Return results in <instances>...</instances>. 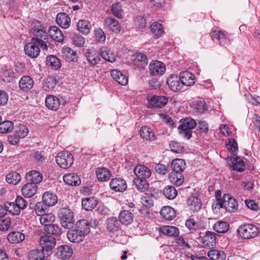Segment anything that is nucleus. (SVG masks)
I'll use <instances>...</instances> for the list:
<instances>
[{"label":"nucleus","mask_w":260,"mask_h":260,"mask_svg":"<svg viewBox=\"0 0 260 260\" xmlns=\"http://www.w3.org/2000/svg\"><path fill=\"white\" fill-rule=\"evenodd\" d=\"M213 39L217 40L220 45H224L229 42L225 32L221 30H215L212 34Z\"/></svg>","instance_id":"obj_30"},{"label":"nucleus","mask_w":260,"mask_h":260,"mask_svg":"<svg viewBox=\"0 0 260 260\" xmlns=\"http://www.w3.org/2000/svg\"><path fill=\"white\" fill-rule=\"evenodd\" d=\"M72 248L68 245H61L57 248L56 255L57 257L62 260L69 259L73 255Z\"/></svg>","instance_id":"obj_14"},{"label":"nucleus","mask_w":260,"mask_h":260,"mask_svg":"<svg viewBox=\"0 0 260 260\" xmlns=\"http://www.w3.org/2000/svg\"><path fill=\"white\" fill-rule=\"evenodd\" d=\"M56 83V78L54 76H49L44 80L42 88L46 91H50L54 89Z\"/></svg>","instance_id":"obj_44"},{"label":"nucleus","mask_w":260,"mask_h":260,"mask_svg":"<svg viewBox=\"0 0 260 260\" xmlns=\"http://www.w3.org/2000/svg\"><path fill=\"white\" fill-rule=\"evenodd\" d=\"M67 237L71 242L78 243L83 240L85 236L75 228V230H70L68 232Z\"/></svg>","instance_id":"obj_21"},{"label":"nucleus","mask_w":260,"mask_h":260,"mask_svg":"<svg viewBox=\"0 0 260 260\" xmlns=\"http://www.w3.org/2000/svg\"><path fill=\"white\" fill-rule=\"evenodd\" d=\"M232 161L231 164H229V166L232 167L234 170L237 171L238 172H243L244 170V161L239 157L234 156L231 158Z\"/></svg>","instance_id":"obj_31"},{"label":"nucleus","mask_w":260,"mask_h":260,"mask_svg":"<svg viewBox=\"0 0 260 260\" xmlns=\"http://www.w3.org/2000/svg\"><path fill=\"white\" fill-rule=\"evenodd\" d=\"M167 83L170 89L175 92L181 90L182 87L180 78L176 75H170L167 80Z\"/></svg>","instance_id":"obj_12"},{"label":"nucleus","mask_w":260,"mask_h":260,"mask_svg":"<svg viewBox=\"0 0 260 260\" xmlns=\"http://www.w3.org/2000/svg\"><path fill=\"white\" fill-rule=\"evenodd\" d=\"M164 195L169 200H173L177 195V192L175 188L172 186H166L163 190Z\"/></svg>","instance_id":"obj_55"},{"label":"nucleus","mask_w":260,"mask_h":260,"mask_svg":"<svg viewBox=\"0 0 260 260\" xmlns=\"http://www.w3.org/2000/svg\"><path fill=\"white\" fill-rule=\"evenodd\" d=\"M160 231L163 234L170 237H176L179 234V231L177 228L170 225L160 228Z\"/></svg>","instance_id":"obj_37"},{"label":"nucleus","mask_w":260,"mask_h":260,"mask_svg":"<svg viewBox=\"0 0 260 260\" xmlns=\"http://www.w3.org/2000/svg\"><path fill=\"white\" fill-rule=\"evenodd\" d=\"M202 243L205 248H213L216 243V234L211 231L206 232L205 235L203 237Z\"/></svg>","instance_id":"obj_8"},{"label":"nucleus","mask_w":260,"mask_h":260,"mask_svg":"<svg viewBox=\"0 0 260 260\" xmlns=\"http://www.w3.org/2000/svg\"><path fill=\"white\" fill-rule=\"evenodd\" d=\"M7 239L12 244H17L24 240L25 235L19 232H12L8 235Z\"/></svg>","instance_id":"obj_28"},{"label":"nucleus","mask_w":260,"mask_h":260,"mask_svg":"<svg viewBox=\"0 0 260 260\" xmlns=\"http://www.w3.org/2000/svg\"><path fill=\"white\" fill-rule=\"evenodd\" d=\"M134 183L137 188L141 192H144L148 189V184L145 179L135 178L134 180Z\"/></svg>","instance_id":"obj_57"},{"label":"nucleus","mask_w":260,"mask_h":260,"mask_svg":"<svg viewBox=\"0 0 260 260\" xmlns=\"http://www.w3.org/2000/svg\"><path fill=\"white\" fill-rule=\"evenodd\" d=\"M208 256L211 260H224L225 258V254L223 251L217 250H210Z\"/></svg>","instance_id":"obj_53"},{"label":"nucleus","mask_w":260,"mask_h":260,"mask_svg":"<svg viewBox=\"0 0 260 260\" xmlns=\"http://www.w3.org/2000/svg\"><path fill=\"white\" fill-rule=\"evenodd\" d=\"M57 164L62 169H67L70 167L74 162L73 156L68 151H61L59 152L56 156Z\"/></svg>","instance_id":"obj_5"},{"label":"nucleus","mask_w":260,"mask_h":260,"mask_svg":"<svg viewBox=\"0 0 260 260\" xmlns=\"http://www.w3.org/2000/svg\"><path fill=\"white\" fill-rule=\"evenodd\" d=\"M150 106L153 108H161L168 102V98L165 96L153 95L147 97Z\"/></svg>","instance_id":"obj_7"},{"label":"nucleus","mask_w":260,"mask_h":260,"mask_svg":"<svg viewBox=\"0 0 260 260\" xmlns=\"http://www.w3.org/2000/svg\"><path fill=\"white\" fill-rule=\"evenodd\" d=\"M44 230L48 234L54 236L60 235L62 233V229L59 225L53 223L44 228Z\"/></svg>","instance_id":"obj_47"},{"label":"nucleus","mask_w":260,"mask_h":260,"mask_svg":"<svg viewBox=\"0 0 260 260\" xmlns=\"http://www.w3.org/2000/svg\"><path fill=\"white\" fill-rule=\"evenodd\" d=\"M112 14L119 18L122 17V12L121 9V5L120 3H116L113 4L111 9Z\"/></svg>","instance_id":"obj_62"},{"label":"nucleus","mask_w":260,"mask_h":260,"mask_svg":"<svg viewBox=\"0 0 260 260\" xmlns=\"http://www.w3.org/2000/svg\"><path fill=\"white\" fill-rule=\"evenodd\" d=\"M28 260H43V259L48 257L45 252L41 249L32 250L28 253Z\"/></svg>","instance_id":"obj_36"},{"label":"nucleus","mask_w":260,"mask_h":260,"mask_svg":"<svg viewBox=\"0 0 260 260\" xmlns=\"http://www.w3.org/2000/svg\"><path fill=\"white\" fill-rule=\"evenodd\" d=\"M22 194L26 198L33 197L37 192V186L34 183L28 182L21 189Z\"/></svg>","instance_id":"obj_24"},{"label":"nucleus","mask_w":260,"mask_h":260,"mask_svg":"<svg viewBox=\"0 0 260 260\" xmlns=\"http://www.w3.org/2000/svg\"><path fill=\"white\" fill-rule=\"evenodd\" d=\"M105 23L108 25L110 30L115 33L118 34L121 30V27L118 21L111 17H108L105 20Z\"/></svg>","instance_id":"obj_33"},{"label":"nucleus","mask_w":260,"mask_h":260,"mask_svg":"<svg viewBox=\"0 0 260 260\" xmlns=\"http://www.w3.org/2000/svg\"><path fill=\"white\" fill-rule=\"evenodd\" d=\"M110 187L115 192H123L127 188L126 181L121 178H115L110 182Z\"/></svg>","instance_id":"obj_9"},{"label":"nucleus","mask_w":260,"mask_h":260,"mask_svg":"<svg viewBox=\"0 0 260 260\" xmlns=\"http://www.w3.org/2000/svg\"><path fill=\"white\" fill-rule=\"evenodd\" d=\"M40 248L46 253L47 256H50L52 253V250L56 245V239L50 235H43L40 238Z\"/></svg>","instance_id":"obj_2"},{"label":"nucleus","mask_w":260,"mask_h":260,"mask_svg":"<svg viewBox=\"0 0 260 260\" xmlns=\"http://www.w3.org/2000/svg\"><path fill=\"white\" fill-rule=\"evenodd\" d=\"M46 62L48 66L52 67L54 69H58L61 67L60 60L54 55L47 56Z\"/></svg>","instance_id":"obj_56"},{"label":"nucleus","mask_w":260,"mask_h":260,"mask_svg":"<svg viewBox=\"0 0 260 260\" xmlns=\"http://www.w3.org/2000/svg\"><path fill=\"white\" fill-rule=\"evenodd\" d=\"M187 204L193 211H198L202 206L200 200L194 197H191L187 200Z\"/></svg>","instance_id":"obj_50"},{"label":"nucleus","mask_w":260,"mask_h":260,"mask_svg":"<svg viewBox=\"0 0 260 260\" xmlns=\"http://www.w3.org/2000/svg\"><path fill=\"white\" fill-rule=\"evenodd\" d=\"M25 54L31 58H36L40 53V49L35 41L27 43L24 46Z\"/></svg>","instance_id":"obj_11"},{"label":"nucleus","mask_w":260,"mask_h":260,"mask_svg":"<svg viewBox=\"0 0 260 260\" xmlns=\"http://www.w3.org/2000/svg\"><path fill=\"white\" fill-rule=\"evenodd\" d=\"M100 54L105 60L108 61L113 62L115 60V55L110 49L107 47L102 48Z\"/></svg>","instance_id":"obj_46"},{"label":"nucleus","mask_w":260,"mask_h":260,"mask_svg":"<svg viewBox=\"0 0 260 260\" xmlns=\"http://www.w3.org/2000/svg\"><path fill=\"white\" fill-rule=\"evenodd\" d=\"M46 106L50 109L53 110H57L60 103L58 98L54 95H49L46 97L45 100Z\"/></svg>","instance_id":"obj_27"},{"label":"nucleus","mask_w":260,"mask_h":260,"mask_svg":"<svg viewBox=\"0 0 260 260\" xmlns=\"http://www.w3.org/2000/svg\"><path fill=\"white\" fill-rule=\"evenodd\" d=\"M166 65L158 60L152 61L149 65V72L153 76H161L166 72Z\"/></svg>","instance_id":"obj_6"},{"label":"nucleus","mask_w":260,"mask_h":260,"mask_svg":"<svg viewBox=\"0 0 260 260\" xmlns=\"http://www.w3.org/2000/svg\"><path fill=\"white\" fill-rule=\"evenodd\" d=\"M227 149L230 151L234 156H236L238 152V144L234 139H230L229 140L228 144H226Z\"/></svg>","instance_id":"obj_61"},{"label":"nucleus","mask_w":260,"mask_h":260,"mask_svg":"<svg viewBox=\"0 0 260 260\" xmlns=\"http://www.w3.org/2000/svg\"><path fill=\"white\" fill-rule=\"evenodd\" d=\"M141 137L145 140L152 141L155 139L152 129L147 126H142L140 131Z\"/></svg>","instance_id":"obj_39"},{"label":"nucleus","mask_w":260,"mask_h":260,"mask_svg":"<svg viewBox=\"0 0 260 260\" xmlns=\"http://www.w3.org/2000/svg\"><path fill=\"white\" fill-rule=\"evenodd\" d=\"M72 40L73 44L78 47H83L85 44V39L78 34H74Z\"/></svg>","instance_id":"obj_64"},{"label":"nucleus","mask_w":260,"mask_h":260,"mask_svg":"<svg viewBox=\"0 0 260 260\" xmlns=\"http://www.w3.org/2000/svg\"><path fill=\"white\" fill-rule=\"evenodd\" d=\"M47 206L45 203L42 202H38L37 203L35 206V210L36 214L39 216H41L46 213V211L47 209Z\"/></svg>","instance_id":"obj_63"},{"label":"nucleus","mask_w":260,"mask_h":260,"mask_svg":"<svg viewBox=\"0 0 260 260\" xmlns=\"http://www.w3.org/2000/svg\"><path fill=\"white\" fill-rule=\"evenodd\" d=\"M197 125L196 121L192 118H186L181 122L179 126L178 129L180 133L184 137L189 139L192 135V129Z\"/></svg>","instance_id":"obj_4"},{"label":"nucleus","mask_w":260,"mask_h":260,"mask_svg":"<svg viewBox=\"0 0 260 260\" xmlns=\"http://www.w3.org/2000/svg\"><path fill=\"white\" fill-rule=\"evenodd\" d=\"M95 39L98 43H104L106 40L104 31L101 28H96L94 30Z\"/></svg>","instance_id":"obj_60"},{"label":"nucleus","mask_w":260,"mask_h":260,"mask_svg":"<svg viewBox=\"0 0 260 260\" xmlns=\"http://www.w3.org/2000/svg\"><path fill=\"white\" fill-rule=\"evenodd\" d=\"M119 220L122 224L128 225L133 222L134 215L131 211L123 210L119 214Z\"/></svg>","instance_id":"obj_22"},{"label":"nucleus","mask_w":260,"mask_h":260,"mask_svg":"<svg viewBox=\"0 0 260 260\" xmlns=\"http://www.w3.org/2000/svg\"><path fill=\"white\" fill-rule=\"evenodd\" d=\"M43 175L39 171L32 170L28 172L25 175V179L30 183L35 185L41 183L43 180Z\"/></svg>","instance_id":"obj_16"},{"label":"nucleus","mask_w":260,"mask_h":260,"mask_svg":"<svg viewBox=\"0 0 260 260\" xmlns=\"http://www.w3.org/2000/svg\"><path fill=\"white\" fill-rule=\"evenodd\" d=\"M95 174L98 180L101 182L109 180L112 176L110 171L105 167L98 168L95 171Z\"/></svg>","instance_id":"obj_20"},{"label":"nucleus","mask_w":260,"mask_h":260,"mask_svg":"<svg viewBox=\"0 0 260 260\" xmlns=\"http://www.w3.org/2000/svg\"><path fill=\"white\" fill-rule=\"evenodd\" d=\"M152 33L157 38L161 36L164 32L162 25L158 22H154L150 25Z\"/></svg>","instance_id":"obj_58"},{"label":"nucleus","mask_w":260,"mask_h":260,"mask_svg":"<svg viewBox=\"0 0 260 260\" xmlns=\"http://www.w3.org/2000/svg\"><path fill=\"white\" fill-rule=\"evenodd\" d=\"M11 223L10 218L5 215L0 216V230L7 231L10 228Z\"/></svg>","instance_id":"obj_59"},{"label":"nucleus","mask_w":260,"mask_h":260,"mask_svg":"<svg viewBox=\"0 0 260 260\" xmlns=\"http://www.w3.org/2000/svg\"><path fill=\"white\" fill-rule=\"evenodd\" d=\"M107 228L110 231H116L120 227L119 220L115 217H112L109 218L107 220Z\"/></svg>","instance_id":"obj_52"},{"label":"nucleus","mask_w":260,"mask_h":260,"mask_svg":"<svg viewBox=\"0 0 260 260\" xmlns=\"http://www.w3.org/2000/svg\"><path fill=\"white\" fill-rule=\"evenodd\" d=\"M134 173L138 178L146 179L151 175V170L144 165L136 166L134 170Z\"/></svg>","instance_id":"obj_13"},{"label":"nucleus","mask_w":260,"mask_h":260,"mask_svg":"<svg viewBox=\"0 0 260 260\" xmlns=\"http://www.w3.org/2000/svg\"><path fill=\"white\" fill-rule=\"evenodd\" d=\"M224 208L228 211L232 212L238 207V203L236 199L231 197L229 194H224L223 196Z\"/></svg>","instance_id":"obj_15"},{"label":"nucleus","mask_w":260,"mask_h":260,"mask_svg":"<svg viewBox=\"0 0 260 260\" xmlns=\"http://www.w3.org/2000/svg\"><path fill=\"white\" fill-rule=\"evenodd\" d=\"M173 172L182 173L186 168V164L182 159H174L171 164Z\"/></svg>","instance_id":"obj_40"},{"label":"nucleus","mask_w":260,"mask_h":260,"mask_svg":"<svg viewBox=\"0 0 260 260\" xmlns=\"http://www.w3.org/2000/svg\"><path fill=\"white\" fill-rule=\"evenodd\" d=\"M32 29L36 36L35 38H39L41 40H46L48 39L46 29L39 22L34 23V26Z\"/></svg>","instance_id":"obj_18"},{"label":"nucleus","mask_w":260,"mask_h":260,"mask_svg":"<svg viewBox=\"0 0 260 260\" xmlns=\"http://www.w3.org/2000/svg\"><path fill=\"white\" fill-rule=\"evenodd\" d=\"M75 228L79 232H81L82 234H84L85 236L90 232V225L85 219L78 221L76 224Z\"/></svg>","instance_id":"obj_42"},{"label":"nucleus","mask_w":260,"mask_h":260,"mask_svg":"<svg viewBox=\"0 0 260 260\" xmlns=\"http://www.w3.org/2000/svg\"><path fill=\"white\" fill-rule=\"evenodd\" d=\"M15 75L12 69L6 67H3L0 70V80L6 84L13 83Z\"/></svg>","instance_id":"obj_10"},{"label":"nucleus","mask_w":260,"mask_h":260,"mask_svg":"<svg viewBox=\"0 0 260 260\" xmlns=\"http://www.w3.org/2000/svg\"><path fill=\"white\" fill-rule=\"evenodd\" d=\"M86 57L89 62L92 66L98 64L100 61L99 55L93 48L88 49L86 51Z\"/></svg>","instance_id":"obj_34"},{"label":"nucleus","mask_w":260,"mask_h":260,"mask_svg":"<svg viewBox=\"0 0 260 260\" xmlns=\"http://www.w3.org/2000/svg\"><path fill=\"white\" fill-rule=\"evenodd\" d=\"M5 209L12 215H17L20 213L19 209L16 206V203L14 202H7L4 205Z\"/></svg>","instance_id":"obj_51"},{"label":"nucleus","mask_w":260,"mask_h":260,"mask_svg":"<svg viewBox=\"0 0 260 260\" xmlns=\"http://www.w3.org/2000/svg\"><path fill=\"white\" fill-rule=\"evenodd\" d=\"M160 213L163 218L168 220H172L176 216L175 210L170 206L163 207Z\"/></svg>","instance_id":"obj_38"},{"label":"nucleus","mask_w":260,"mask_h":260,"mask_svg":"<svg viewBox=\"0 0 260 260\" xmlns=\"http://www.w3.org/2000/svg\"><path fill=\"white\" fill-rule=\"evenodd\" d=\"M34 85V80L28 76H23L19 81V86L24 91H27L31 89Z\"/></svg>","instance_id":"obj_19"},{"label":"nucleus","mask_w":260,"mask_h":260,"mask_svg":"<svg viewBox=\"0 0 260 260\" xmlns=\"http://www.w3.org/2000/svg\"><path fill=\"white\" fill-rule=\"evenodd\" d=\"M14 128L13 123L9 120L0 122V133L6 134L10 133Z\"/></svg>","instance_id":"obj_54"},{"label":"nucleus","mask_w":260,"mask_h":260,"mask_svg":"<svg viewBox=\"0 0 260 260\" xmlns=\"http://www.w3.org/2000/svg\"><path fill=\"white\" fill-rule=\"evenodd\" d=\"M238 232L243 239H249L256 237L259 233V230L253 224H245L239 226Z\"/></svg>","instance_id":"obj_3"},{"label":"nucleus","mask_w":260,"mask_h":260,"mask_svg":"<svg viewBox=\"0 0 260 260\" xmlns=\"http://www.w3.org/2000/svg\"><path fill=\"white\" fill-rule=\"evenodd\" d=\"M170 181L177 186L182 184L184 181V177L182 173L172 172L169 175Z\"/></svg>","instance_id":"obj_49"},{"label":"nucleus","mask_w":260,"mask_h":260,"mask_svg":"<svg viewBox=\"0 0 260 260\" xmlns=\"http://www.w3.org/2000/svg\"><path fill=\"white\" fill-rule=\"evenodd\" d=\"M56 21L59 26L66 29L70 26L71 19L65 13H59L56 16Z\"/></svg>","instance_id":"obj_23"},{"label":"nucleus","mask_w":260,"mask_h":260,"mask_svg":"<svg viewBox=\"0 0 260 260\" xmlns=\"http://www.w3.org/2000/svg\"><path fill=\"white\" fill-rule=\"evenodd\" d=\"M20 175L16 172H12L8 174L6 176V181L11 184L17 185L21 181Z\"/></svg>","instance_id":"obj_48"},{"label":"nucleus","mask_w":260,"mask_h":260,"mask_svg":"<svg viewBox=\"0 0 260 260\" xmlns=\"http://www.w3.org/2000/svg\"><path fill=\"white\" fill-rule=\"evenodd\" d=\"M49 33L51 37L56 41L61 42L63 40V34L56 26H51L49 29Z\"/></svg>","instance_id":"obj_29"},{"label":"nucleus","mask_w":260,"mask_h":260,"mask_svg":"<svg viewBox=\"0 0 260 260\" xmlns=\"http://www.w3.org/2000/svg\"><path fill=\"white\" fill-rule=\"evenodd\" d=\"M43 201L48 207L53 206L57 202V196L51 192H45L43 196Z\"/></svg>","instance_id":"obj_35"},{"label":"nucleus","mask_w":260,"mask_h":260,"mask_svg":"<svg viewBox=\"0 0 260 260\" xmlns=\"http://www.w3.org/2000/svg\"><path fill=\"white\" fill-rule=\"evenodd\" d=\"M78 30L83 35H86L88 34L91 30V25L90 22L82 19L78 21L77 24Z\"/></svg>","instance_id":"obj_41"},{"label":"nucleus","mask_w":260,"mask_h":260,"mask_svg":"<svg viewBox=\"0 0 260 260\" xmlns=\"http://www.w3.org/2000/svg\"><path fill=\"white\" fill-rule=\"evenodd\" d=\"M63 179L66 184L71 186H77L81 183L79 176L74 173L65 174L63 177Z\"/></svg>","instance_id":"obj_26"},{"label":"nucleus","mask_w":260,"mask_h":260,"mask_svg":"<svg viewBox=\"0 0 260 260\" xmlns=\"http://www.w3.org/2000/svg\"><path fill=\"white\" fill-rule=\"evenodd\" d=\"M112 78L121 85H126L128 83L127 77L121 72L117 70H113L111 72Z\"/></svg>","instance_id":"obj_25"},{"label":"nucleus","mask_w":260,"mask_h":260,"mask_svg":"<svg viewBox=\"0 0 260 260\" xmlns=\"http://www.w3.org/2000/svg\"><path fill=\"white\" fill-rule=\"evenodd\" d=\"M229 228V224L222 220L218 221L213 226V230L218 233H225L228 231Z\"/></svg>","instance_id":"obj_45"},{"label":"nucleus","mask_w":260,"mask_h":260,"mask_svg":"<svg viewBox=\"0 0 260 260\" xmlns=\"http://www.w3.org/2000/svg\"><path fill=\"white\" fill-rule=\"evenodd\" d=\"M179 77L182 86H189L192 85L195 82V77L193 74L188 72L185 71L181 72Z\"/></svg>","instance_id":"obj_17"},{"label":"nucleus","mask_w":260,"mask_h":260,"mask_svg":"<svg viewBox=\"0 0 260 260\" xmlns=\"http://www.w3.org/2000/svg\"><path fill=\"white\" fill-rule=\"evenodd\" d=\"M55 220V216L52 213H48L44 214L40 216L39 220L42 225L47 226L50 224L53 223Z\"/></svg>","instance_id":"obj_43"},{"label":"nucleus","mask_w":260,"mask_h":260,"mask_svg":"<svg viewBox=\"0 0 260 260\" xmlns=\"http://www.w3.org/2000/svg\"><path fill=\"white\" fill-rule=\"evenodd\" d=\"M58 216L62 227L71 229L73 227L74 219L73 212L68 208H62L59 210Z\"/></svg>","instance_id":"obj_1"},{"label":"nucleus","mask_w":260,"mask_h":260,"mask_svg":"<svg viewBox=\"0 0 260 260\" xmlns=\"http://www.w3.org/2000/svg\"><path fill=\"white\" fill-rule=\"evenodd\" d=\"M98 202L94 197L85 198L82 200V206L86 211L92 210L97 205Z\"/></svg>","instance_id":"obj_32"}]
</instances>
